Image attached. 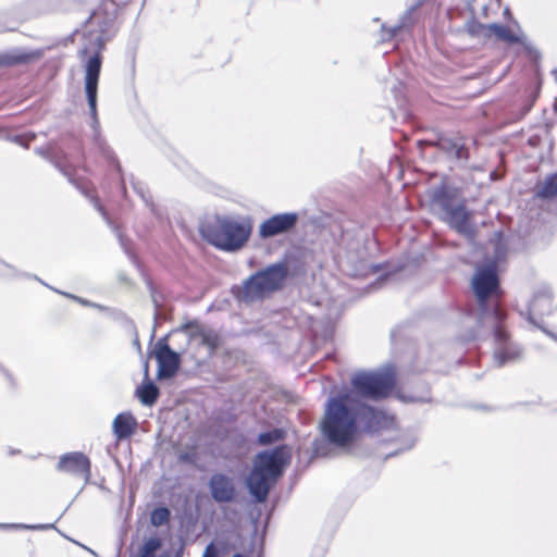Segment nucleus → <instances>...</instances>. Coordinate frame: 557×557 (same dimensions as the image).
Here are the masks:
<instances>
[{
	"mask_svg": "<svg viewBox=\"0 0 557 557\" xmlns=\"http://www.w3.org/2000/svg\"><path fill=\"white\" fill-rule=\"evenodd\" d=\"M358 428V397L354 393L327 400L321 431L330 443L336 446L347 445Z\"/></svg>",
	"mask_w": 557,
	"mask_h": 557,
	"instance_id": "f257e3e1",
	"label": "nucleus"
},
{
	"mask_svg": "<svg viewBox=\"0 0 557 557\" xmlns=\"http://www.w3.org/2000/svg\"><path fill=\"white\" fill-rule=\"evenodd\" d=\"M290 460L292 449L287 445L261 451L256 456L246 485L257 503L265 502L271 487L283 475Z\"/></svg>",
	"mask_w": 557,
	"mask_h": 557,
	"instance_id": "f03ea898",
	"label": "nucleus"
},
{
	"mask_svg": "<svg viewBox=\"0 0 557 557\" xmlns=\"http://www.w3.org/2000/svg\"><path fill=\"white\" fill-rule=\"evenodd\" d=\"M252 222L248 216H218L213 224L203 228L205 238L224 251H237L248 242Z\"/></svg>",
	"mask_w": 557,
	"mask_h": 557,
	"instance_id": "7ed1b4c3",
	"label": "nucleus"
},
{
	"mask_svg": "<svg viewBox=\"0 0 557 557\" xmlns=\"http://www.w3.org/2000/svg\"><path fill=\"white\" fill-rule=\"evenodd\" d=\"M287 274L284 263L271 264L246 278L235 295L238 300L247 304L263 301L283 287Z\"/></svg>",
	"mask_w": 557,
	"mask_h": 557,
	"instance_id": "20e7f679",
	"label": "nucleus"
},
{
	"mask_svg": "<svg viewBox=\"0 0 557 557\" xmlns=\"http://www.w3.org/2000/svg\"><path fill=\"white\" fill-rule=\"evenodd\" d=\"M86 42L81 50V55L90 54L85 63V92L92 117L94 127L98 125L97 91L102 59L100 55L104 47V39L100 33L89 32L85 37Z\"/></svg>",
	"mask_w": 557,
	"mask_h": 557,
	"instance_id": "39448f33",
	"label": "nucleus"
},
{
	"mask_svg": "<svg viewBox=\"0 0 557 557\" xmlns=\"http://www.w3.org/2000/svg\"><path fill=\"white\" fill-rule=\"evenodd\" d=\"M476 324L480 329L468 339H476L491 332L494 336L496 346L494 350V360L502 367L507 362H513L521 359L523 351L521 347L509 341L508 334L503 324L505 315H476Z\"/></svg>",
	"mask_w": 557,
	"mask_h": 557,
	"instance_id": "423d86ee",
	"label": "nucleus"
},
{
	"mask_svg": "<svg viewBox=\"0 0 557 557\" xmlns=\"http://www.w3.org/2000/svg\"><path fill=\"white\" fill-rule=\"evenodd\" d=\"M432 206L440 218L460 234L470 235L472 225L462 201L445 187H437L432 193Z\"/></svg>",
	"mask_w": 557,
	"mask_h": 557,
	"instance_id": "0eeeda50",
	"label": "nucleus"
},
{
	"mask_svg": "<svg viewBox=\"0 0 557 557\" xmlns=\"http://www.w3.org/2000/svg\"><path fill=\"white\" fill-rule=\"evenodd\" d=\"M494 257L485 267L478 268L473 278L472 288L480 302L497 293L498 278L496 274L497 263L505 259L506 246L502 239H497L494 244Z\"/></svg>",
	"mask_w": 557,
	"mask_h": 557,
	"instance_id": "6e6552de",
	"label": "nucleus"
},
{
	"mask_svg": "<svg viewBox=\"0 0 557 557\" xmlns=\"http://www.w3.org/2000/svg\"><path fill=\"white\" fill-rule=\"evenodd\" d=\"M395 384L391 372H359L351 379L354 391L361 397L380 399L386 397Z\"/></svg>",
	"mask_w": 557,
	"mask_h": 557,
	"instance_id": "1a4fd4ad",
	"label": "nucleus"
},
{
	"mask_svg": "<svg viewBox=\"0 0 557 557\" xmlns=\"http://www.w3.org/2000/svg\"><path fill=\"white\" fill-rule=\"evenodd\" d=\"M299 215L296 212H284L265 219L258 228L261 239L272 238L292 232L297 225Z\"/></svg>",
	"mask_w": 557,
	"mask_h": 557,
	"instance_id": "9d476101",
	"label": "nucleus"
},
{
	"mask_svg": "<svg viewBox=\"0 0 557 557\" xmlns=\"http://www.w3.org/2000/svg\"><path fill=\"white\" fill-rule=\"evenodd\" d=\"M394 417L368 406L358 398V424L368 432H379L394 425Z\"/></svg>",
	"mask_w": 557,
	"mask_h": 557,
	"instance_id": "9b49d317",
	"label": "nucleus"
},
{
	"mask_svg": "<svg viewBox=\"0 0 557 557\" xmlns=\"http://www.w3.org/2000/svg\"><path fill=\"white\" fill-rule=\"evenodd\" d=\"M57 469L58 471L66 472L75 476H82L85 482H88L91 476L90 460L81 451L62 455L58 461Z\"/></svg>",
	"mask_w": 557,
	"mask_h": 557,
	"instance_id": "f8f14e48",
	"label": "nucleus"
},
{
	"mask_svg": "<svg viewBox=\"0 0 557 557\" xmlns=\"http://www.w3.org/2000/svg\"><path fill=\"white\" fill-rule=\"evenodd\" d=\"M154 356L158 362V377L160 380L173 377L180 368V356L162 341L156 345Z\"/></svg>",
	"mask_w": 557,
	"mask_h": 557,
	"instance_id": "ddd939ff",
	"label": "nucleus"
},
{
	"mask_svg": "<svg viewBox=\"0 0 557 557\" xmlns=\"http://www.w3.org/2000/svg\"><path fill=\"white\" fill-rule=\"evenodd\" d=\"M208 487L211 497L216 503H233L236 499L235 481L232 476L224 473L212 474L208 482Z\"/></svg>",
	"mask_w": 557,
	"mask_h": 557,
	"instance_id": "4468645a",
	"label": "nucleus"
},
{
	"mask_svg": "<svg viewBox=\"0 0 557 557\" xmlns=\"http://www.w3.org/2000/svg\"><path fill=\"white\" fill-rule=\"evenodd\" d=\"M137 422L131 413H119L112 424L113 433L117 440L128 438L136 430Z\"/></svg>",
	"mask_w": 557,
	"mask_h": 557,
	"instance_id": "2eb2a0df",
	"label": "nucleus"
},
{
	"mask_svg": "<svg viewBox=\"0 0 557 557\" xmlns=\"http://www.w3.org/2000/svg\"><path fill=\"white\" fill-rule=\"evenodd\" d=\"M479 28L486 36L494 35L496 38L506 41L508 44L521 42V37L518 34L512 33L508 27L499 24L479 25Z\"/></svg>",
	"mask_w": 557,
	"mask_h": 557,
	"instance_id": "dca6fc26",
	"label": "nucleus"
},
{
	"mask_svg": "<svg viewBox=\"0 0 557 557\" xmlns=\"http://www.w3.org/2000/svg\"><path fill=\"white\" fill-rule=\"evenodd\" d=\"M437 146L457 160L468 159V151L460 139L441 138Z\"/></svg>",
	"mask_w": 557,
	"mask_h": 557,
	"instance_id": "f3484780",
	"label": "nucleus"
},
{
	"mask_svg": "<svg viewBox=\"0 0 557 557\" xmlns=\"http://www.w3.org/2000/svg\"><path fill=\"white\" fill-rule=\"evenodd\" d=\"M552 305V293L548 288H543L536 292L529 306L530 313L544 311L550 309Z\"/></svg>",
	"mask_w": 557,
	"mask_h": 557,
	"instance_id": "a211bd4d",
	"label": "nucleus"
},
{
	"mask_svg": "<svg viewBox=\"0 0 557 557\" xmlns=\"http://www.w3.org/2000/svg\"><path fill=\"white\" fill-rule=\"evenodd\" d=\"M137 396L144 405L151 406L159 397V389L152 382H148L137 388Z\"/></svg>",
	"mask_w": 557,
	"mask_h": 557,
	"instance_id": "6ab92c4d",
	"label": "nucleus"
},
{
	"mask_svg": "<svg viewBox=\"0 0 557 557\" xmlns=\"http://www.w3.org/2000/svg\"><path fill=\"white\" fill-rule=\"evenodd\" d=\"M540 198H554L557 196V173L547 176L536 189Z\"/></svg>",
	"mask_w": 557,
	"mask_h": 557,
	"instance_id": "aec40b11",
	"label": "nucleus"
},
{
	"mask_svg": "<svg viewBox=\"0 0 557 557\" xmlns=\"http://www.w3.org/2000/svg\"><path fill=\"white\" fill-rule=\"evenodd\" d=\"M285 432L281 429H273L268 432L260 433L258 443L260 445H270L284 438Z\"/></svg>",
	"mask_w": 557,
	"mask_h": 557,
	"instance_id": "412c9836",
	"label": "nucleus"
},
{
	"mask_svg": "<svg viewBox=\"0 0 557 557\" xmlns=\"http://www.w3.org/2000/svg\"><path fill=\"white\" fill-rule=\"evenodd\" d=\"M171 512L166 507H158L150 515V522L153 527H161L169 522Z\"/></svg>",
	"mask_w": 557,
	"mask_h": 557,
	"instance_id": "4be33fe9",
	"label": "nucleus"
},
{
	"mask_svg": "<svg viewBox=\"0 0 557 557\" xmlns=\"http://www.w3.org/2000/svg\"><path fill=\"white\" fill-rule=\"evenodd\" d=\"M161 547V541L158 537H150L145 541L139 550V557H154L157 550Z\"/></svg>",
	"mask_w": 557,
	"mask_h": 557,
	"instance_id": "5701e85b",
	"label": "nucleus"
},
{
	"mask_svg": "<svg viewBox=\"0 0 557 557\" xmlns=\"http://www.w3.org/2000/svg\"><path fill=\"white\" fill-rule=\"evenodd\" d=\"M40 55L39 52H17L10 55H7L5 59L2 61L4 64H20V63H26L32 59L38 58Z\"/></svg>",
	"mask_w": 557,
	"mask_h": 557,
	"instance_id": "b1692460",
	"label": "nucleus"
},
{
	"mask_svg": "<svg viewBox=\"0 0 557 557\" xmlns=\"http://www.w3.org/2000/svg\"><path fill=\"white\" fill-rule=\"evenodd\" d=\"M202 342L209 347L210 351H213L219 346L220 338L218 334L209 332L202 334Z\"/></svg>",
	"mask_w": 557,
	"mask_h": 557,
	"instance_id": "393cba45",
	"label": "nucleus"
},
{
	"mask_svg": "<svg viewBox=\"0 0 557 557\" xmlns=\"http://www.w3.org/2000/svg\"><path fill=\"white\" fill-rule=\"evenodd\" d=\"M63 295H65L66 297H70V298L74 299L75 301L82 304L86 309L104 310V308L102 306L94 304V302H90V301H87V300H85L83 298H79V297H76L74 295H70V294H65V293H63Z\"/></svg>",
	"mask_w": 557,
	"mask_h": 557,
	"instance_id": "a878e982",
	"label": "nucleus"
},
{
	"mask_svg": "<svg viewBox=\"0 0 557 557\" xmlns=\"http://www.w3.org/2000/svg\"><path fill=\"white\" fill-rule=\"evenodd\" d=\"M393 277H394V275L392 273H389V272H385L383 274H380L376 277L375 282L371 284V287L373 289H376V288L381 287L385 282H388V281L393 280Z\"/></svg>",
	"mask_w": 557,
	"mask_h": 557,
	"instance_id": "bb28decb",
	"label": "nucleus"
},
{
	"mask_svg": "<svg viewBox=\"0 0 557 557\" xmlns=\"http://www.w3.org/2000/svg\"><path fill=\"white\" fill-rule=\"evenodd\" d=\"M50 527L51 525L2 524V523H0V528H4V529L14 528V529L42 530V529H48Z\"/></svg>",
	"mask_w": 557,
	"mask_h": 557,
	"instance_id": "cd10ccee",
	"label": "nucleus"
},
{
	"mask_svg": "<svg viewBox=\"0 0 557 557\" xmlns=\"http://www.w3.org/2000/svg\"><path fill=\"white\" fill-rule=\"evenodd\" d=\"M542 315H528V320L530 323L536 325L539 329H541L545 334H547L549 337H552L553 339H555L557 342V335L547 331L543 325H541L539 322H537V318H541Z\"/></svg>",
	"mask_w": 557,
	"mask_h": 557,
	"instance_id": "c85d7f7f",
	"label": "nucleus"
},
{
	"mask_svg": "<svg viewBox=\"0 0 557 557\" xmlns=\"http://www.w3.org/2000/svg\"><path fill=\"white\" fill-rule=\"evenodd\" d=\"M399 28H400V26H396V27L386 29L383 26L382 27V33H383L382 34V40H387V39H391L392 37H394Z\"/></svg>",
	"mask_w": 557,
	"mask_h": 557,
	"instance_id": "c756f323",
	"label": "nucleus"
},
{
	"mask_svg": "<svg viewBox=\"0 0 557 557\" xmlns=\"http://www.w3.org/2000/svg\"><path fill=\"white\" fill-rule=\"evenodd\" d=\"M403 400L405 401H412V403H422V401H426L429 398L428 397H414V396H406V395H401L400 396Z\"/></svg>",
	"mask_w": 557,
	"mask_h": 557,
	"instance_id": "7c9ffc66",
	"label": "nucleus"
},
{
	"mask_svg": "<svg viewBox=\"0 0 557 557\" xmlns=\"http://www.w3.org/2000/svg\"><path fill=\"white\" fill-rule=\"evenodd\" d=\"M405 445H404V448L401 450H407V449H410L413 447L414 443H416V437L412 436V435H409V436H406L405 438Z\"/></svg>",
	"mask_w": 557,
	"mask_h": 557,
	"instance_id": "2f4dec72",
	"label": "nucleus"
},
{
	"mask_svg": "<svg viewBox=\"0 0 557 557\" xmlns=\"http://www.w3.org/2000/svg\"><path fill=\"white\" fill-rule=\"evenodd\" d=\"M92 201H94L95 208L101 213V215L110 224L111 222H110L109 218L107 216V212H106L104 208L100 205V202L97 199H94Z\"/></svg>",
	"mask_w": 557,
	"mask_h": 557,
	"instance_id": "473e14b6",
	"label": "nucleus"
},
{
	"mask_svg": "<svg viewBox=\"0 0 557 557\" xmlns=\"http://www.w3.org/2000/svg\"><path fill=\"white\" fill-rule=\"evenodd\" d=\"M202 557H216V550H215L213 544H209L206 547V550H205Z\"/></svg>",
	"mask_w": 557,
	"mask_h": 557,
	"instance_id": "72a5a7b5",
	"label": "nucleus"
},
{
	"mask_svg": "<svg viewBox=\"0 0 557 557\" xmlns=\"http://www.w3.org/2000/svg\"><path fill=\"white\" fill-rule=\"evenodd\" d=\"M151 294H152L153 302L156 304V306H157V307H159V304H158V300H157V298H156L154 293L152 292Z\"/></svg>",
	"mask_w": 557,
	"mask_h": 557,
	"instance_id": "f704fd0d",
	"label": "nucleus"
},
{
	"mask_svg": "<svg viewBox=\"0 0 557 557\" xmlns=\"http://www.w3.org/2000/svg\"><path fill=\"white\" fill-rule=\"evenodd\" d=\"M139 196L147 202L148 200L146 199L144 193L141 190H137Z\"/></svg>",
	"mask_w": 557,
	"mask_h": 557,
	"instance_id": "c9c22d12",
	"label": "nucleus"
},
{
	"mask_svg": "<svg viewBox=\"0 0 557 557\" xmlns=\"http://www.w3.org/2000/svg\"><path fill=\"white\" fill-rule=\"evenodd\" d=\"M97 16H98V14H97V13H95V14L91 16V20L97 18ZM92 23H94V21L89 22V26H91V25H92Z\"/></svg>",
	"mask_w": 557,
	"mask_h": 557,
	"instance_id": "e433bc0d",
	"label": "nucleus"
},
{
	"mask_svg": "<svg viewBox=\"0 0 557 557\" xmlns=\"http://www.w3.org/2000/svg\"><path fill=\"white\" fill-rule=\"evenodd\" d=\"M552 74L554 75L556 82H557V69L553 70Z\"/></svg>",
	"mask_w": 557,
	"mask_h": 557,
	"instance_id": "4c0bfd02",
	"label": "nucleus"
},
{
	"mask_svg": "<svg viewBox=\"0 0 557 557\" xmlns=\"http://www.w3.org/2000/svg\"><path fill=\"white\" fill-rule=\"evenodd\" d=\"M233 557H244L242 554H235Z\"/></svg>",
	"mask_w": 557,
	"mask_h": 557,
	"instance_id": "58836bf2",
	"label": "nucleus"
},
{
	"mask_svg": "<svg viewBox=\"0 0 557 557\" xmlns=\"http://www.w3.org/2000/svg\"><path fill=\"white\" fill-rule=\"evenodd\" d=\"M112 2H114V3H115V2H116V0H112Z\"/></svg>",
	"mask_w": 557,
	"mask_h": 557,
	"instance_id": "ea45409f",
	"label": "nucleus"
}]
</instances>
